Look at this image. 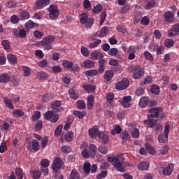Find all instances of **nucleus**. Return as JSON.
<instances>
[{
  "mask_svg": "<svg viewBox=\"0 0 179 179\" xmlns=\"http://www.w3.org/2000/svg\"><path fill=\"white\" fill-rule=\"evenodd\" d=\"M144 57L145 59H148V61H150V62H152L154 59L153 56L152 55V53L148 50L144 52Z\"/></svg>",
  "mask_w": 179,
  "mask_h": 179,
  "instance_id": "55",
  "label": "nucleus"
},
{
  "mask_svg": "<svg viewBox=\"0 0 179 179\" xmlns=\"http://www.w3.org/2000/svg\"><path fill=\"white\" fill-rule=\"evenodd\" d=\"M109 31L108 27L105 26L101 28V29L99 31L96 32L95 36L96 37H99L100 38L103 37H106L107 36V34Z\"/></svg>",
  "mask_w": 179,
  "mask_h": 179,
  "instance_id": "18",
  "label": "nucleus"
},
{
  "mask_svg": "<svg viewBox=\"0 0 179 179\" xmlns=\"http://www.w3.org/2000/svg\"><path fill=\"white\" fill-rule=\"evenodd\" d=\"M156 5V1L155 0H151L146 3L145 9H147V10H149L150 9H152V8H155Z\"/></svg>",
  "mask_w": 179,
  "mask_h": 179,
  "instance_id": "42",
  "label": "nucleus"
},
{
  "mask_svg": "<svg viewBox=\"0 0 179 179\" xmlns=\"http://www.w3.org/2000/svg\"><path fill=\"white\" fill-rule=\"evenodd\" d=\"M170 133V124H166L164 127V134H159L158 141L160 143H166L169 141V134Z\"/></svg>",
  "mask_w": 179,
  "mask_h": 179,
  "instance_id": "7",
  "label": "nucleus"
},
{
  "mask_svg": "<svg viewBox=\"0 0 179 179\" xmlns=\"http://www.w3.org/2000/svg\"><path fill=\"white\" fill-rule=\"evenodd\" d=\"M70 178L71 179H80V173L76 169L71 170L70 173Z\"/></svg>",
  "mask_w": 179,
  "mask_h": 179,
  "instance_id": "36",
  "label": "nucleus"
},
{
  "mask_svg": "<svg viewBox=\"0 0 179 179\" xmlns=\"http://www.w3.org/2000/svg\"><path fill=\"white\" fill-rule=\"evenodd\" d=\"M107 160L109 163H113V167L120 173H125V167H131V164L127 162H121L117 157H108Z\"/></svg>",
  "mask_w": 179,
  "mask_h": 179,
  "instance_id": "2",
  "label": "nucleus"
},
{
  "mask_svg": "<svg viewBox=\"0 0 179 179\" xmlns=\"http://www.w3.org/2000/svg\"><path fill=\"white\" fill-rule=\"evenodd\" d=\"M49 12V17L52 20H55V19H57L58 16H59V12L58 11V7L57 6H50Z\"/></svg>",
  "mask_w": 179,
  "mask_h": 179,
  "instance_id": "10",
  "label": "nucleus"
},
{
  "mask_svg": "<svg viewBox=\"0 0 179 179\" xmlns=\"http://www.w3.org/2000/svg\"><path fill=\"white\" fill-rule=\"evenodd\" d=\"M135 52H136L135 51V49L134 48V47L130 46L128 50V54H129L128 59H129V61H132V59H135Z\"/></svg>",
  "mask_w": 179,
  "mask_h": 179,
  "instance_id": "34",
  "label": "nucleus"
},
{
  "mask_svg": "<svg viewBox=\"0 0 179 179\" xmlns=\"http://www.w3.org/2000/svg\"><path fill=\"white\" fill-rule=\"evenodd\" d=\"M91 168H92V165L90 164V162H85L83 165V171L85 174H87V175L90 174Z\"/></svg>",
  "mask_w": 179,
  "mask_h": 179,
  "instance_id": "37",
  "label": "nucleus"
},
{
  "mask_svg": "<svg viewBox=\"0 0 179 179\" xmlns=\"http://www.w3.org/2000/svg\"><path fill=\"white\" fill-rule=\"evenodd\" d=\"M7 59L10 64H12V65H16V64H17V58L16 57V55L13 54L8 55Z\"/></svg>",
  "mask_w": 179,
  "mask_h": 179,
  "instance_id": "31",
  "label": "nucleus"
},
{
  "mask_svg": "<svg viewBox=\"0 0 179 179\" xmlns=\"http://www.w3.org/2000/svg\"><path fill=\"white\" fill-rule=\"evenodd\" d=\"M179 34V24H176L171 27V28L168 30L169 37H176Z\"/></svg>",
  "mask_w": 179,
  "mask_h": 179,
  "instance_id": "13",
  "label": "nucleus"
},
{
  "mask_svg": "<svg viewBox=\"0 0 179 179\" xmlns=\"http://www.w3.org/2000/svg\"><path fill=\"white\" fill-rule=\"evenodd\" d=\"M13 115L15 118H21V117H24V112L22 109H15L13 111Z\"/></svg>",
  "mask_w": 179,
  "mask_h": 179,
  "instance_id": "33",
  "label": "nucleus"
},
{
  "mask_svg": "<svg viewBox=\"0 0 179 179\" xmlns=\"http://www.w3.org/2000/svg\"><path fill=\"white\" fill-rule=\"evenodd\" d=\"M113 76H114V72H113V71L111 70H108L105 72V74L103 76V79L106 82H110V80L113 79Z\"/></svg>",
  "mask_w": 179,
  "mask_h": 179,
  "instance_id": "27",
  "label": "nucleus"
},
{
  "mask_svg": "<svg viewBox=\"0 0 179 179\" xmlns=\"http://www.w3.org/2000/svg\"><path fill=\"white\" fill-rule=\"evenodd\" d=\"M145 73V71H143V69H140L138 70H137V71H136L134 73V79H141L143 75V73Z\"/></svg>",
  "mask_w": 179,
  "mask_h": 179,
  "instance_id": "40",
  "label": "nucleus"
},
{
  "mask_svg": "<svg viewBox=\"0 0 179 179\" xmlns=\"http://www.w3.org/2000/svg\"><path fill=\"white\" fill-rule=\"evenodd\" d=\"M35 26H36V23H34V22H33L31 20H29L25 24L24 29H25V30H27V31H29V30H30V29H34Z\"/></svg>",
  "mask_w": 179,
  "mask_h": 179,
  "instance_id": "43",
  "label": "nucleus"
},
{
  "mask_svg": "<svg viewBox=\"0 0 179 179\" xmlns=\"http://www.w3.org/2000/svg\"><path fill=\"white\" fill-rule=\"evenodd\" d=\"M10 82V75L6 73L0 74V83H9Z\"/></svg>",
  "mask_w": 179,
  "mask_h": 179,
  "instance_id": "22",
  "label": "nucleus"
},
{
  "mask_svg": "<svg viewBox=\"0 0 179 179\" xmlns=\"http://www.w3.org/2000/svg\"><path fill=\"white\" fill-rule=\"evenodd\" d=\"M99 73H100V72L99 71V70H87L85 72V75L86 76H90V77H93V76H96V75H98Z\"/></svg>",
  "mask_w": 179,
  "mask_h": 179,
  "instance_id": "44",
  "label": "nucleus"
},
{
  "mask_svg": "<svg viewBox=\"0 0 179 179\" xmlns=\"http://www.w3.org/2000/svg\"><path fill=\"white\" fill-rule=\"evenodd\" d=\"M77 107L78 110H85L86 108V103L82 100H78L77 101Z\"/></svg>",
  "mask_w": 179,
  "mask_h": 179,
  "instance_id": "54",
  "label": "nucleus"
},
{
  "mask_svg": "<svg viewBox=\"0 0 179 179\" xmlns=\"http://www.w3.org/2000/svg\"><path fill=\"white\" fill-rule=\"evenodd\" d=\"M98 139L103 145H108L110 142V137L108 135L103 131L98 133Z\"/></svg>",
  "mask_w": 179,
  "mask_h": 179,
  "instance_id": "12",
  "label": "nucleus"
},
{
  "mask_svg": "<svg viewBox=\"0 0 179 179\" xmlns=\"http://www.w3.org/2000/svg\"><path fill=\"white\" fill-rule=\"evenodd\" d=\"M41 100L43 103H48V101H51V100H54V93L48 92L43 95Z\"/></svg>",
  "mask_w": 179,
  "mask_h": 179,
  "instance_id": "20",
  "label": "nucleus"
},
{
  "mask_svg": "<svg viewBox=\"0 0 179 179\" xmlns=\"http://www.w3.org/2000/svg\"><path fill=\"white\" fill-rule=\"evenodd\" d=\"M3 103L7 108H10V110H15V106H13V103H12V101H10L9 98L4 97Z\"/></svg>",
  "mask_w": 179,
  "mask_h": 179,
  "instance_id": "32",
  "label": "nucleus"
},
{
  "mask_svg": "<svg viewBox=\"0 0 179 179\" xmlns=\"http://www.w3.org/2000/svg\"><path fill=\"white\" fill-rule=\"evenodd\" d=\"M108 172L107 171H102L100 174L96 176V179L106 178Z\"/></svg>",
  "mask_w": 179,
  "mask_h": 179,
  "instance_id": "64",
  "label": "nucleus"
},
{
  "mask_svg": "<svg viewBox=\"0 0 179 179\" xmlns=\"http://www.w3.org/2000/svg\"><path fill=\"white\" fill-rule=\"evenodd\" d=\"M163 111V108L161 107L152 108L149 109L150 115H148L147 120H144V124H146L148 128H152L153 131H157L158 132L163 129L162 125L157 123V120L152 118H157L160 113Z\"/></svg>",
  "mask_w": 179,
  "mask_h": 179,
  "instance_id": "1",
  "label": "nucleus"
},
{
  "mask_svg": "<svg viewBox=\"0 0 179 179\" xmlns=\"http://www.w3.org/2000/svg\"><path fill=\"white\" fill-rule=\"evenodd\" d=\"M22 72L24 73V76H26L27 78L31 75V70H30V68L26 66H22Z\"/></svg>",
  "mask_w": 179,
  "mask_h": 179,
  "instance_id": "49",
  "label": "nucleus"
},
{
  "mask_svg": "<svg viewBox=\"0 0 179 179\" xmlns=\"http://www.w3.org/2000/svg\"><path fill=\"white\" fill-rule=\"evenodd\" d=\"M62 66L64 68H66L67 69H71L72 72H76L78 71V68L73 66V62L68 60H64L62 62Z\"/></svg>",
  "mask_w": 179,
  "mask_h": 179,
  "instance_id": "17",
  "label": "nucleus"
},
{
  "mask_svg": "<svg viewBox=\"0 0 179 179\" xmlns=\"http://www.w3.org/2000/svg\"><path fill=\"white\" fill-rule=\"evenodd\" d=\"M99 64V69L98 71H99V73H104V71H106V60L104 59H101L98 61Z\"/></svg>",
  "mask_w": 179,
  "mask_h": 179,
  "instance_id": "26",
  "label": "nucleus"
},
{
  "mask_svg": "<svg viewBox=\"0 0 179 179\" xmlns=\"http://www.w3.org/2000/svg\"><path fill=\"white\" fill-rule=\"evenodd\" d=\"M62 128H64V125H62V124L58 125L55 131V136H61V134H62Z\"/></svg>",
  "mask_w": 179,
  "mask_h": 179,
  "instance_id": "51",
  "label": "nucleus"
},
{
  "mask_svg": "<svg viewBox=\"0 0 179 179\" xmlns=\"http://www.w3.org/2000/svg\"><path fill=\"white\" fill-rule=\"evenodd\" d=\"M52 73H61L62 72V68L59 66H53L52 67Z\"/></svg>",
  "mask_w": 179,
  "mask_h": 179,
  "instance_id": "57",
  "label": "nucleus"
},
{
  "mask_svg": "<svg viewBox=\"0 0 179 179\" xmlns=\"http://www.w3.org/2000/svg\"><path fill=\"white\" fill-rule=\"evenodd\" d=\"M169 145H164L159 150V152L162 155H167L169 153Z\"/></svg>",
  "mask_w": 179,
  "mask_h": 179,
  "instance_id": "63",
  "label": "nucleus"
},
{
  "mask_svg": "<svg viewBox=\"0 0 179 179\" xmlns=\"http://www.w3.org/2000/svg\"><path fill=\"white\" fill-rule=\"evenodd\" d=\"M15 171L16 176H17L19 179H23V177H24V173L23 172V169H22L21 168H16Z\"/></svg>",
  "mask_w": 179,
  "mask_h": 179,
  "instance_id": "46",
  "label": "nucleus"
},
{
  "mask_svg": "<svg viewBox=\"0 0 179 179\" xmlns=\"http://www.w3.org/2000/svg\"><path fill=\"white\" fill-rule=\"evenodd\" d=\"M36 76L37 78H38V79H41V80H45V79H47V78H48V75L47 74V73L43 71H40L37 73Z\"/></svg>",
  "mask_w": 179,
  "mask_h": 179,
  "instance_id": "53",
  "label": "nucleus"
},
{
  "mask_svg": "<svg viewBox=\"0 0 179 179\" xmlns=\"http://www.w3.org/2000/svg\"><path fill=\"white\" fill-rule=\"evenodd\" d=\"M101 43V40L96 39L94 42L90 43L89 44L90 48H96L100 43Z\"/></svg>",
  "mask_w": 179,
  "mask_h": 179,
  "instance_id": "60",
  "label": "nucleus"
},
{
  "mask_svg": "<svg viewBox=\"0 0 179 179\" xmlns=\"http://www.w3.org/2000/svg\"><path fill=\"white\" fill-rule=\"evenodd\" d=\"M31 143L33 150L35 152H38V150H40V143H38V141L34 139L31 141Z\"/></svg>",
  "mask_w": 179,
  "mask_h": 179,
  "instance_id": "39",
  "label": "nucleus"
},
{
  "mask_svg": "<svg viewBox=\"0 0 179 179\" xmlns=\"http://www.w3.org/2000/svg\"><path fill=\"white\" fill-rule=\"evenodd\" d=\"M30 17V14L27 11H22L20 14V20H26V19H29Z\"/></svg>",
  "mask_w": 179,
  "mask_h": 179,
  "instance_id": "52",
  "label": "nucleus"
},
{
  "mask_svg": "<svg viewBox=\"0 0 179 179\" xmlns=\"http://www.w3.org/2000/svg\"><path fill=\"white\" fill-rule=\"evenodd\" d=\"M41 176V172L40 171H31V177L33 179H38Z\"/></svg>",
  "mask_w": 179,
  "mask_h": 179,
  "instance_id": "50",
  "label": "nucleus"
},
{
  "mask_svg": "<svg viewBox=\"0 0 179 179\" xmlns=\"http://www.w3.org/2000/svg\"><path fill=\"white\" fill-rule=\"evenodd\" d=\"M69 94L73 100H78V99H79V94L76 93L73 88H70L69 90Z\"/></svg>",
  "mask_w": 179,
  "mask_h": 179,
  "instance_id": "35",
  "label": "nucleus"
},
{
  "mask_svg": "<svg viewBox=\"0 0 179 179\" xmlns=\"http://www.w3.org/2000/svg\"><path fill=\"white\" fill-rule=\"evenodd\" d=\"M138 105L141 108H145V107H152V106H154L153 101H150L148 96H143L139 100Z\"/></svg>",
  "mask_w": 179,
  "mask_h": 179,
  "instance_id": "9",
  "label": "nucleus"
},
{
  "mask_svg": "<svg viewBox=\"0 0 179 179\" xmlns=\"http://www.w3.org/2000/svg\"><path fill=\"white\" fill-rule=\"evenodd\" d=\"M41 166L42 168H48L50 166V160L47 159H43L41 161Z\"/></svg>",
  "mask_w": 179,
  "mask_h": 179,
  "instance_id": "61",
  "label": "nucleus"
},
{
  "mask_svg": "<svg viewBox=\"0 0 179 179\" xmlns=\"http://www.w3.org/2000/svg\"><path fill=\"white\" fill-rule=\"evenodd\" d=\"M173 170H174V164H173L172 163L169 164L165 168L163 169V171H162L163 176H165L166 177H169L171 176Z\"/></svg>",
  "mask_w": 179,
  "mask_h": 179,
  "instance_id": "14",
  "label": "nucleus"
},
{
  "mask_svg": "<svg viewBox=\"0 0 179 179\" xmlns=\"http://www.w3.org/2000/svg\"><path fill=\"white\" fill-rule=\"evenodd\" d=\"M73 115L79 118V120H83L85 118V116L86 115L85 111H79V110H74L73 112Z\"/></svg>",
  "mask_w": 179,
  "mask_h": 179,
  "instance_id": "38",
  "label": "nucleus"
},
{
  "mask_svg": "<svg viewBox=\"0 0 179 179\" xmlns=\"http://www.w3.org/2000/svg\"><path fill=\"white\" fill-rule=\"evenodd\" d=\"M101 10H103V6L101 4H97L92 8V12H94V13H100Z\"/></svg>",
  "mask_w": 179,
  "mask_h": 179,
  "instance_id": "56",
  "label": "nucleus"
},
{
  "mask_svg": "<svg viewBox=\"0 0 179 179\" xmlns=\"http://www.w3.org/2000/svg\"><path fill=\"white\" fill-rule=\"evenodd\" d=\"M36 3V9H43V8H45L47 5H50V0H38Z\"/></svg>",
  "mask_w": 179,
  "mask_h": 179,
  "instance_id": "21",
  "label": "nucleus"
},
{
  "mask_svg": "<svg viewBox=\"0 0 179 179\" xmlns=\"http://www.w3.org/2000/svg\"><path fill=\"white\" fill-rule=\"evenodd\" d=\"M138 169L141 171H146L149 169V164L147 162H141L138 164Z\"/></svg>",
  "mask_w": 179,
  "mask_h": 179,
  "instance_id": "28",
  "label": "nucleus"
},
{
  "mask_svg": "<svg viewBox=\"0 0 179 179\" xmlns=\"http://www.w3.org/2000/svg\"><path fill=\"white\" fill-rule=\"evenodd\" d=\"M122 131V128L118 124L115 125L114 128L110 131L111 135H116L118 134H121V131Z\"/></svg>",
  "mask_w": 179,
  "mask_h": 179,
  "instance_id": "41",
  "label": "nucleus"
},
{
  "mask_svg": "<svg viewBox=\"0 0 179 179\" xmlns=\"http://www.w3.org/2000/svg\"><path fill=\"white\" fill-rule=\"evenodd\" d=\"M14 34L15 37H20V38H26V30L24 29H14Z\"/></svg>",
  "mask_w": 179,
  "mask_h": 179,
  "instance_id": "19",
  "label": "nucleus"
},
{
  "mask_svg": "<svg viewBox=\"0 0 179 179\" xmlns=\"http://www.w3.org/2000/svg\"><path fill=\"white\" fill-rule=\"evenodd\" d=\"M129 86V80L124 78L122 81L118 82L115 85V89L117 90H125Z\"/></svg>",
  "mask_w": 179,
  "mask_h": 179,
  "instance_id": "11",
  "label": "nucleus"
},
{
  "mask_svg": "<svg viewBox=\"0 0 179 179\" xmlns=\"http://www.w3.org/2000/svg\"><path fill=\"white\" fill-rule=\"evenodd\" d=\"M151 93H152V94H155L156 96L159 94H160V88L159 87V86H157L156 85H153L151 87Z\"/></svg>",
  "mask_w": 179,
  "mask_h": 179,
  "instance_id": "48",
  "label": "nucleus"
},
{
  "mask_svg": "<svg viewBox=\"0 0 179 179\" xmlns=\"http://www.w3.org/2000/svg\"><path fill=\"white\" fill-rule=\"evenodd\" d=\"M98 150L100 153H102V155H107V152H108V148L107 147L103 145H100L98 148Z\"/></svg>",
  "mask_w": 179,
  "mask_h": 179,
  "instance_id": "59",
  "label": "nucleus"
},
{
  "mask_svg": "<svg viewBox=\"0 0 179 179\" xmlns=\"http://www.w3.org/2000/svg\"><path fill=\"white\" fill-rule=\"evenodd\" d=\"M90 138L94 139L99 136V129L92 128L88 130Z\"/></svg>",
  "mask_w": 179,
  "mask_h": 179,
  "instance_id": "29",
  "label": "nucleus"
},
{
  "mask_svg": "<svg viewBox=\"0 0 179 179\" xmlns=\"http://www.w3.org/2000/svg\"><path fill=\"white\" fill-rule=\"evenodd\" d=\"M54 113L52 110L45 112L43 114V118L47 121H50L52 124H55L59 120V115Z\"/></svg>",
  "mask_w": 179,
  "mask_h": 179,
  "instance_id": "6",
  "label": "nucleus"
},
{
  "mask_svg": "<svg viewBox=\"0 0 179 179\" xmlns=\"http://www.w3.org/2000/svg\"><path fill=\"white\" fill-rule=\"evenodd\" d=\"M93 104H94V96L93 95H90L87 97V107L88 110H92L93 108Z\"/></svg>",
  "mask_w": 179,
  "mask_h": 179,
  "instance_id": "30",
  "label": "nucleus"
},
{
  "mask_svg": "<svg viewBox=\"0 0 179 179\" xmlns=\"http://www.w3.org/2000/svg\"><path fill=\"white\" fill-rule=\"evenodd\" d=\"M83 87L88 93H94L96 92V86L92 84H85L83 85Z\"/></svg>",
  "mask_w": 179,
  "mask_h": 179,
  "instance_id": "25",
  "label": "nucleus"
},
{
  "mask_svg": "<svg viewBox=\"0 0 179 179\" xmlns=\"http://www.w3.org/2000/svg\"><path fill=\"white\" fill-rule=\"evenodd\" d=\"M73 131H68L65 135V140L66 141V142H72V140L73 139Z\"/></svg>",
  "mask_w": 179,
  "mask_h": 179,
  "instance_id": "47",
  "label": "nucleus"
},
{
  "mask_svg": "<svg viewBox=\"0 0 179 179\" xmlns=\"http://www.w3.org/2000/svg\"><path fill=\"white\" fill-rule=\"evenodd\" d=\"M41 117V113H40V111H35L34 115H32L33 122L37 121V120H39Z\"/></svg>",
  "mask_w": 179,
  "mask_h": 179,
  "instance_id": "58",
  "label": "nucleus"
},
{
  "mask_svg": "<svg viewBox=\"0 0 179 179\" xmlns=\"http://www.w3.org/2000/svg\"><path fill=\"white\" fill-rule=\"evenodd\" d=\"M120 138L122 139V145H125V143H127V141H129L131 136H129V132H128V131L124 130L122 132Z\"/></svg>",
  "mask_w": 179,
  "mask_h": 179,
  "instance_id": "23",
  "label": "nucleus"
},
{
  "mask_svg": "<svg viewBox=\"0 0 179 179\" xmlns=\"http://www.w3.org/2000/svg\"><path fill=\"white\" fill-rule=\"evenodd\" d=\"M164 45H165L166 48H171V47L174 46V40L166 39L164 42Z\"/></svg>",
  "mask_w": 179,
  "mask_h": 179,
  "instance_id": "45",
  "label": "nucleus"
},
{
  "mask_svg": "<svg viewBox=\"0 0 179 179\" xmlns=\"http://www.w3.org/2000/svg\"><path fill=\"white\" fill-rule=\"evenodd\" d=\"M80 23L85 24V27L90 28L94 23V19L89 17V15L86 13H83L80 15Z\"/></svg>",
  "mask_w": 179,
  "mask_h": 179,
  "instance_id": "5",
  "label": "nucleus"
},
{
  "mask_svg": "<svg viewBox=\"0 0 179 179\" xmlns=\"http://www.w3.org/2000/svg\"><path fill=\"white\" fill-rule=\"evenodd\" d=\"M164 21L166 23H174V13L166 11L164 15Z\"/></svg>",
  "mask_w": 179,
  "mask_h": 179,
  "instance_id": "16",
  "label": "nucleus"
},
{
  "mask_svg": "<svg viewBox=\"0 0 179 179\" xmlns=\"http://www.w3.org/2000/svg\"><path fill=\"white\" fill-rule=\"evenodd\" d=\"M62 166H64V161L61 157H56L52 164V169L55 173H58L59 170L62 169Z\"/></svg>",
  "mask_w": 179,
  "mask_h": 179,
  "instance_id": "8",
  "label": "nucleus"
},
{
  "mask_svg": "<svg viewBox=\"0 0 179 179\" xmlns=\"http://www.w3.org/2000/svg\"><path fill=\"white\" fill-rule=\"evenodd\" d=\"M94 65L95 63L93 62V60L86 59L83 62L82 66L86 69H91V68H93Z\"/></svg>",
  "mask_w": 179,
  "mask_h": 179,
  "instance_id": "24",
  "label": "nucleus"
},
{
  "mask_svg": "<svg viewBox=\"0 0 179 179\" xmlns=\"http://www.w3.org/2000/svg\"><path fill=\"white\" fill-rule=\"evenodd\" d=\"M42 129H43V121L41 120H38L35 124V129L36 131H41Z\"/></svg>",
  "mask_w": 179,
  "mask_h": 179,
  "instance_id": "62",
  "label": "nucleus"
},
{
  "mask_svg": "<svg viewBox=\"0 0 179 179\" xmlns=\"http://www.w3.org/2000/svg\"><path fill=\"white\" fill-rule=\"evenodd\" d=\"M81 155L84 159H94L97 155V146L94 144H90L88 149H85L81 151Z\"/></svg>",
  "mask_w": 179,
  "mask_h": 179,
  "instance_id": "3",
  "label": "nucleus"
},
{
  "mask_svg": "<svg viewBox=\"0 0 179 179\" xmlns=\"http://www.w3.org/2000/svg\"><path fill=\"white\" fill-rule=\"evenodd\" d=\"M54 41H55V36L49 35L39 42V45H42L45 50L50 51V50H52L51 43H54Z\"/></svg>",
  "mask_w": 179,
  "mask_h": 179,
  "instance_id": "4",
  "label": "nucleus"
},
{
  "mask_svg": "<svg viewBox=\"0 0 179 179\" xmlns=\"http://www.w3.org/2000/svg\"><path fill=\"white\" fill-rule=\"evenodd\" d=\"M132 100L131 96H125L122 98V101H120V104L123 106L125 108H129L132 106L129 101Z\"/></svg>",
  "mask_w": 179,
  "mask_h": 179,
  "instance_id": "15",
  "label": "nucleus"
}]
</instances>
